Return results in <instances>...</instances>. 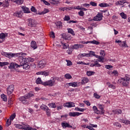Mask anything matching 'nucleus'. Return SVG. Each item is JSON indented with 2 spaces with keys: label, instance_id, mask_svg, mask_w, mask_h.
I'll return each mask as SVG.
<instances>
[{
  "label": "nucleus",
  "instance_id": "obj_1",
  "mask_svg": "<svg viewBox=\"0 0 130 130\" xmlns=\"http://www.w3.org/2000/svg\"><path fill=\"white\" fill-rule=\"evenodd\" d=\"M31 97H34V94L28 93L24 96H20L19 100L23 104H27L28 103V99H30Z\"/></svg>",
  "mask_w": 130,
  "mask_h": 130
},
{
  "label": "nucleus",
  "instance_id": "obj_2",
  "mask_svg": "<svg viewBox=\"0 0 130 130\" xmlns=\"http://www.w3.org/2000/svg\"><path fill=\"white\" fill-rule=\"evenodd\" d=\"M22 54L23 53L22 52L19 53L4 52L2 53V55L6 57H8V58H13V57H16V56H18V55H22Z\"/></svg>",
  "mask_w": 130,
  "mask_h": 130
},
{
  "label": "nucleus",
  "instance_id": "obj_3",
  "mask_svg": "<svg viewBox=\"0 0 130 130\" xmlns=\"http://www.w3.org/2000/svg\"><path fill=\"white\" fill-rule=\"evenodd\" d=\"M118 81L120 82V83H122V85L124 87H127L129 84V78H121L120 79L118 80Z\"/></svg>",
  "mask_w": 130,
  "mask_h": 130
},
{
  "label": "nucleus",
  "instance_id": "obj_4",
  "mask_svg": "<svg viewBox=\"0 0 130 130\" xmlns=\"http://www.w3.org/2000/svg\"><path fill=\"white\" fill-rule=\"evenodd\" d=\"M42 85L45 86H48L49 87H53L55 84H54V81H53V79H52V77L50 80L43 82Z\"/></svg>",
  "mask_w": 130,
  "mask_h": 130
},
{
  "label": "nucleus",
  "instance_id": "obj_5",
  "mask_svg": "<svg viewBox=\"0 0 130 130\" xmlns=\"http://www.w3.org/2000/svg\"><path fill=\"white\" fill-rule=\"evenodd\" d=\"M63 106L67 107V108H72V107H75V103L72 102H68L66 103H64Z\"/></svg>",
  "mask_w": 130,
  "mask_h": 130
},
{
  "label": "nucleus",
  "instance_id": "obj_6",
  "mask_svg": "<svg viewBox=\"0 0 130 130\" xmlns=\"http://www.w3.org/2000/svg\"><path fill=\"white\" fill-rule=\"evenodd\" d=\"M20 66L17 64V63L15 62H11L10 64V66H8L9 69H10V70H13V69H16L17 68H20Z\"/></svg>",
  "mask_w": 130,
  "mask_h": 130
},
{
  "label": "nucleus",
  "instance_id": "obj_7",
  "mask_svg": "<svg viewBox=\"0 0 130 130\" xmlns=\"http://www.w3.org/2000/svg\"><path fill=\"white\" fill-rule=\"evenodd\" d=\"M103 18V15H102V14L99 13L96 16L94 17L93 18V21H101Z\"/></svg>",
  "mask_w": 130,
  "mask_h": 130
},
{
  "label": "nucleus",
  "instance_id": "obj_8",
  "mask_svg": "<svg viewBox=\"0 0 130 130\" xmlns=\"http://www.w3.org/2000/svg\"><path fill=\"white\" fill-rule=\"evenodd\" d=\"M20 67H23V69L24 70H29L30 69V67H31V65H30V63L28 62H23L21 64Z\"/></svg>",
  "mask_w": 130,
  "mask_h": 130
},
{
  "label": "nucleus",
  "instance_id": "obj_9",
  "mask_svg": "<svg viewBox=\"0 0 130 130\" xmlns=\"http://www.w3.org/2000/svg\"><path fill=\"white\" fill-rule=\"evenodd\" d=\"M45 66H46V61H45L44 60L40 61L38 64V67L40 69H43Z\"/></svg>",
  "mask_w": 130,
  "mask_h": 130
},
{
  "label": "nucleus",
  "instance_id": "obj_10",
  "mask_svg": "<svg viewBox=\"0 0 130 130\" xmlns=\"http://www.w3.org/2000/svg\"><path fill=\"white\" fill-rule=\"evenodd\" d=\"M80 43H82V44H88V43H92V44H95L96 45H98L99 44V42L97 41H82V42H80Z\"/></svg>",
  "mask_w": 130,
  "mask_h": 130
},
{
  "label": "nucleus",
  "instance_id": "obj_11",
  "mask_svg": "<svg viewBox=\"0 0 130 130\" xmlns=\"http://www.w3.org/2000/svg\"><path fill=\"white\" fill-rule=\"evenodd\" d=\"M8 95H11L14 92V85H9L7 89Z\"/></svg>",
  "mask_w": 130,
  "mask_h": 130
},
{
  "label": "nucleus",
  "instance_id": "obj_12",
  "mask_svg": "<svg viewBox=\"0 0 130 130\" xmlns=\"http://www.w3.org/2000/svg\"><path fill=\"white\" fill-rule=\"evenodd\" d=\"M22 55H18L16 56L15 57H18V60L20 62L21 64L23 63V62H25V58L24 57H23V55H24V53H22Z\"/></svg>",
  "mask_w": 130,
  "mask_h": 130
},
{
  "label": "nucleus",
  "instance_id": "obj_13",
  "mask_svg": "<svg viewBox=\"0 0 130 130\" xmlns=\"http://www.w3.org/2000/svg\"><path fill=\"white\" fill-rule=\"evenodd\" d=\"M28 26H29V27H34V28L36 27V23H35V22L32 20L31 18L28 19Z\"/></svg>",
  "mask_w": 130,
  "mask_h": 130
},
{
  "label": "nucleus",
  "instance_id": "obj_14",
  "mask_svg": "<svg viewBox=\"0 0 130 130\" xmlns=\"http://www.w3.org/2000/svg\"><path fill=\"white\" fill-rule=\"evenodd\" d=\"M25 125H26V123H22V124H14L15 127H16V128H19V129H24Z\"/></svg>",
  "mask_w": 130,
  "mask_h": 130
},
{
  "label": "nucleus",
  "instance_id": "obj_15",
  "mask_svg": "<svg viewBox=\"0 0 130 130\" xmlns=\"http://www.w3.org/2000/svg\"><path fill=\"white\" fill-rule=\"evenodd\" d=\"M99 108L100 109V113L101 115L104 114V113H105V110H104V105L99 104Z\"/></svg>",
  "mask_w": 130,
  "mask_h": 130
},
{
  "label": "nucleus",
  "instance_id": "obj_16",
  "mask_svg": "<svg viewBox=\"0 0 130 130\" xmlns=\"http://www.w3.org/2000/svg\"><path fill=\"white\" fill-rule=\"evenodd\" d=\"M81 114H83V113L75 112L69 113V116H73V117H75V116H79V115H81Z\"/></svg>",
  "mask_w": 130,
  "mask_h": 130
},
{
  "label": "nucleus",
  "instance_id": "obj_17",
  "mask_svg": "<svg viewBox=\"0 0 130 130\" xmlns=\"http://www.w3.org/2000/svg\"><path fill=\"white\" fill-rule=\"evenodd\" d=\"M72 47L73 49L77 50L79 49V48H84V45L81 44H74Z\"/></svg>",
  "mask_w": 130,
  "mask_h": 130
},
{
  "label": "nucleus",
  "instance_id": "obj_18",
  "mask_svg": "<svg viewBox=\"0 0 130 130\" xmlns=\"http://www.w3.org/2000/svg\"><path fill=\"white\" fill-rule=\"evenodd\" d=\"M124 4H127L125 0H121L115 3L116 6H123Z\"/></svg>",
  "mask_w": 130,
  "mask_h": 130
},
{
  "label": "nucleus",
  "instance_id": "obj_19",
  "mask_svg": "<svg viewBox=\"0 0 130 130\" xmlns=\"http://www.w3.org/2000/svg\"><path fill=\"white\" fill-rule=\"evenodd\" d=\"M61 125L63 128L69 127V128H72V127H73V126L70 125V124H69L68 123H67L66 122H62Z\"/></svg>",
  "mask_w": 130,
  "mask_h": 130
},
{
  "label": "nucleus",
  "instance_id": "obj_20",
  "mask_svg": "<svg viewBox=\"0 0 130 130\" xmlns=\"http://www.w3.org/2000/svg\"><path fill=\"white\" fill-rule=\"evenodd\" d=\"M67 85L68 87H74V88H75V87H78V82H70L69 83H67Z\"/></svg>",
  "mask_w": 130,
  "mask_h": 130
},
{
  "label": "nucleus",
  "instance_id": "obj_21",
  "mask_svg": "<svg viewBox=\"0 0 130 130\" xmlns=\"http://www.w3.org/2000/svg\"><path fill=\"white\" fill-rule=\"evenodd\" d=\"M120 122H122V123H125V124H127V125L130 126V120H125L123 118L120 119Z\"/></svg>",
  "mask_w": 130,
  "mask_h": 130
},
{
  "label": "nucleus",
  "instance_id": "obj_22",
  "mask_svg": "<svg viewBox=\"0 0 130 130\" xmlns=\"http://www.w3.org/2000/svg\"><path fill=\"white\" fill-rule=\"evenodd\" d=\"M113 114H121L122 113V111L120 109H116L112 111Z\"/></svg>",
  "mask_w": 130,
  "mask_h": 130
},
{
  "label": "nucleus",
  "instance_id": "obj_23",
  "mask_svg": "<svg viewBox=\"0 0 130 130\" xmlns=\"http://www.w3.org/2000/svg\"><path fill=\"white\" fill-rule=\"evenodd\" d=\"M13 16H15V17H17V18H21L22 17V11H19L14 12L13 14Z\"/></svg>",
  "mask_w": 130,
  "mask_h": 130
},
{
  "label": "nucleus",
  "instance_id": "obj_24",
  "mask_svg": "<svg viewBox=\"0 0 130 130\" xmlns=\"http://www.w3.org/2000/svg\"><path fill=\"white\" fill-rule=\"evenodd\" d=\"M92 109L94 111V113L96 114H100V110H98V108L96 106H93L92 107Z\"/></svg>",
  "mask_w": 130,
  "mask_h": 130
},
{
  "label": "nucleus",
  "instance_id": "obj_25",
  "mask_svg": "<svg viewBox=\"0 0 130 130\" xmlns=\"http://www.w3.org/2000/svg\"><path fill=\"white\" fill-rule=\"evenodd\" d=\"M30 46L34 49H36V48H37V44H36V42H35V41H32L31 42Z\"/></svg>",
  "mask_w": 130,
  "mask_h": 130
},
{
  "label": "nucleus",
  "instance_id": "obj_26",
  "mask_svg": "<svg viewBox=\"0 0 130 130\" xmlns=\"http://www.w3.org/2000/svg\"><path fill=\"white\" fill-rule=\"evenodd\" d=\"M45 111L46 113V115L48 117H49L50 116H51V110H50L49 108H48Z\"/></svg>",
  "mask_w": 130,
  "mask_h": 130
},
{
  "label": "nucleus",
  "instance_id": "obj_27",
  "mask_svg": "<svg viewBox=\"0 0 130 130\" xmlns=\"http://www.w3.org/2000/svg\"><path fill=\"white\" fill-rule=\"evenodd\" d=\"M35 59L33 58H24V62H33V61H34Z\"/></svg>",
  "mask_w": 130,
  "mask_h": 130
},
{
  "label": "nucleus",
  "instance_id": "obj_28",
  "mask_svg": "<svg viewBox=\"0 0 130 130\" xmlns=\"http://www.w3.org/2000/svg\"><path fill=\"white\" fill-rule=\"evenodd\" d=\"M22 11H23L24 13L25 14H28V13H30V10L28 8H26L24 6L21 7Z\"/></svg>",
  "mask_w": 130,
  "mask_h": 130
},
{
  "label": "nucleus",
  "instance_id": "obj_29",
  "mask_svg": "<svg viewBox=\"0 0 130 130\" xmlns=\"http://www.w3.org/2000/svg\"><path fill=\"white\" fill-rule=\"evenodd\" d=\"M37 75H42L44 76H48L49 75V73L48 72H47L46 71H41L37 73Z\"/></svg>",
  "mask_w": 130,
  "mask_h": 130
},
{
  "label": "nucleus",
  "instance_id": "obj_30",
  "mask_svg": "<svg viewBox=\"0 0 130 130\" xmlns=\"http://www.w3.org/2000/svg\"><path fill=\"white\" fill-rule=\"evenodd\" d=\"M56 26L58 29H60L62 27V22L61 21H57L56 23Z\"/></svg>",
  "mask_w": 130,
  "mask_h": 130
},
{
  "label": "nucleus",
  "instance_id": "obj_31",
  "mask_svg": "<svg viewBox=\"0 0 130 130\" xmlns=\"http://www.w3.org/2000/svg\"><path fill=\"white\" fill-rule=\"evenodd\" d=\"M101 8H106L109 7V5L105 3H102L99 5Z\"/></svg>",
  "mask_w": 130,
  "mask_h": 130
},
{
  "label": "nucleus",
  "instance_id": "obj_32",
  "mask_svg": "<svg viewBox=\"0 0 130 130\" xmlns=\"http://www.w3.org/2000/svg\"><path fill=\"white\" fill-rule=\"evenodd\" d=\"M107 85H108L109 88H110L111 89H113V90L115 89V86L113 84H111L110 82H107Z\"/></svg>",
  "mask_w": 130,
  "mask_h": 130
},
{
  "label": "nucleus",
  "instance_id": "obj_33",
  "mask_svg": "<svg viewBox=\"0 0 130 130\" xmlns=\"http://www.w3.org/2000/svg\"><path fill=\"white\" fill-rule=\"evenodd\" d=\"M119 46L121 47H126L127 45H126V41H123V42H121V43L119 44Z\"/></svg>",
  "mask_w": 130,
  "mask_h": 130
},
{
  "label": "nucleus",
  "instance_id": "obj_34",
  "mask_svg": "<svg viewBox=\"0 0 130 130\" xmlns=\"http://www.w3.org/2000/svg\"><path fill=\"white\" fill-rule=\"evenodd\" d=\"M48 106H49L50 108H56V105H55V103H50L48 105Z\"/></svg>",
  "mask_w": 130,
  "mask_h": 130
},
{
  "label": "nucleus",
  "instance_id": "obj_35",
  "mask_svg": "<svg viewBox=\"0 0 130 130\" xmlns=\"http://www.w3.org/2000/svg\"><path fill=\"white\" fill-rule=\"evenodd\" d=\"M48 107L47 106L44 105V104H42L41 106H40V108L42 110H43L44 111H45L47 109H48Z\"/></svg>",
  "mask_w": 130,
  "mask_h": 130
},
{
  "label": "nucleus",
  "instance_id": "obj_36",
  "mask_svg": "<svg viewBox=\"0 0 130 130\" xmlns=\"http://www.w3.org/2000/svg\"><path fill=\"white\" fill-rule=\"evenodd\" d=\"M24 130H33V128L30 127V126L27 124H25V126L23 129Z\"/></svg>",
  "mask_w": 130,
  "mask_h": 130
},
{
  "label": "nucleus",
  "instance_id": "obj_37",
  "mask_svg": "<svg viewBox=\"0 0 130 130\" xmlns=\"http://www.w3.org/2000/svg\"><path fill=\"white\" fill-rule=\"evenodd\" d=\"M86 74L88 77H91V76H93L95 74V72L93 71H87Z\"/></svg>",
  "mask_w": 130,
  "mask_h": 130
},
{
  "label": "nucleus",
  "instance_id": "obj_38",
  "mask_svg": "<svg viewBox=\"0 0 130 130\" xmlns=\"http://www.w3.org/2000/svg\"><path fill=\"white\" fill-rule=\"evenodd\" d=\"M1 98L3 99V101H5V102H7L8 101V98H7V95L3 94L1 95Z\"/></svg>",
  "mask_w": 130,
  "mask_h": 130
},
{
  "label": "nucleus",
  "instance_id": "obj_39",
  "mask_svg": "<svg viewBox=\"0 0 130 130\" xmlns=\"http://www.w3.org/2000/svg\"><path fill=\"white\" fill-rule=\"evenodd\" d=\"M68 31V33H70V34H72L73 36L75 35V31H74V30L72 28H68L67 29Z\"/></svg>",
  "mask_w": 130,
  "mask_h": 130
},
{
  "label": "nucleus",
  "instance_id": "obj_40",
  "mask_svg": "<svg viewBox=\"0 0 130 130\" xmlns=\"http://www.w3.org/2000/svg\"><path fill=\"white\" fill-rule=\"evenodd\" d=\"M82 82V84H87L89 82V79L87 78H83Z\"/></svg>",
  "mask_w": 130,
  "mask_h": 130
},
{
  "label": "nucleus",
  "instance_id": "obj_41",
  "mask_svg": "<svg viewBox=\"0 0 130 130\" xmlns=\"http://www.w3.org/2000/svg\"><path fill=\"white\" fill-rule=\"evenodd\" d=\"M64 78H66V79H67V80H70L72 79V77L71 74L67 73L64 75Z\"/></svg>",
  "mask_w": 130,
  "mask_h": 130
},
{
  "label": "nucleus",
  "instance_id": "obj_42",
  "mask_svg": "<svg viewBox=\"0 0 130 130\" xmlns=\"http://www.w3.org/2000/svg\"><path fill=\"white\" fill-rule=\"evenodd\" d=\"M9 64L8 62H0V67H5V66H8Z\"/></svg>",
  "mask_w": 130,
  "mask_h": 130
},
{
  "label": "nucleus",
  "instance_id": "obj_43",
  "mask_svg": "<svg viewBox=\"0 0 130 130\" xmlns=\"http://www.w3.org/2000/svg\"><path fill=\"white\" fill-rule=\"evenodd\" d=\"M63 49H68V47H69V44L67 43H63L62 42L61 43Z\"/></svg>",
  "mask_w": 130,
  "mask_h": 130
},
{
  "label": "nucleus",
  "instance_id": "obj_44",
  "mask_svg": "<svg viewBox=\"0 0 130 130\" xmlns=\"http://www.w3.org/2000/svg\"><path fill=\"white\" fill-rule=\"evenodd\" d=\"M95 54V52L90 51V52L88 53V57H92V56H94Z\"/></svg>",
  "mask_w": 130,
  "mask_h": 130
},
{
  "label": "nucleus",
  "instance_id": "obj_45",
  "mask_svg": "<svg viewBox=\"0 0 130 130\" xmlns=\"http://www.w3.org/2000/svg\"><path fill=\"white\" fill-rule=\"evenodd\" d=\"M75 110H77V111H80V112H84L85 111V109L83 108H79L78 107H76L75 109Z\"/></svg>",
  "mask_w": 130,
  "mask_h": 130
},
{
  "label": "nucleus",
  "instance_id": "obj_46",
  "mask_svg": "<svg viewBox=\"0 0 130 130\" xmlns=\"http://www.w3.org/2000/svg\"><path fill=\"white\" fill-rule=\"evenodd\" d=\"M36 84H42L43 82H42V81L41 80V78H38L37 79L36 81Z\"/></svg>",
  "mask_w": 130,
  "mask_h": 130
},
{
  "label": "nucleus",
  "instance_id": "obj_47",
  "mask_svg": "<svg viewBox=\"0 0 130 130\" xmlns=\"http://www.w3.org/2000/svg\"><path fill=\"white\" fill-rule=\"evenodd\" d=\"M105 68L107 69V70H109L110 71L111 70V69L113 68V66L111 65L107 64L105 65Z\"/></svg>",
  "mask_w": 130,
  "mask_h": 130
},
{
  "label": "nucleus",
  "instance_id": "obj_48",
  "mask_svg": "<svg viewBox=\"0 0 130 130\" xmlns=\"http://www.w3.org/2000/svg\"><path fill=\"white\" fill-rule=\"evenodd\" d=\"M52 79H53L54 84H55V81H57L58 82H59V81H60V80H59V77H52Z\"/></svg>",
  "mask_w": 130,
  "mask_h": 130
},
{
  "label": "nucleus",
  "instance_id": "obj_49",
  "mask_svg": "<svg viewBox=\"0 0 130 130\" xmlns=\"http://www.w3.org/2000/svg\"><path fill=\"white\" fill-rule=\"evenodd\" d=\"M77 64H84L85 66H89V63H85L84 61H78L77 62Z\"/></svg>",
  "mask_w": 130,
  "mask_h": 130
},
{
  "label": "nucleus",
  "instance_id": "obj_50",
  "mask_svg": "<svg viewBox=\"0 0 130 130\" xmlns=\"http://www.w3.org/2000/svg\"><path fill=\"white\" fill-rule=\"evenodd\" d=\"M12 120H10V119H7V121L6 122V126H10V125H11V123L12 122L11 121Z\"/></svg>",
  "mask_w": 130,
  "mask_h": 130
},
{
  "label": "nucleus",
  "instance_id": "obj_51",
  "mask_svg": "<svg viewBox=\"0 0 130 130\" xmlns=\"http://www.w3.org/2000/svg\"><path fill=\"white\" fill-rule=\"evenodd\" d=\"M3 7L4 8H8V7H9V1L8 0L4 3Z\"/></svg>",
  "mask_w": 130,
  "mask_h": 130
},
{
  "label": "nucleus",
  "instance_id": "obj_52",
  "mask_svg": "<svg viewBox=\"0 0 130 130\" xmlns=\"http://www.w3.org/2000/svg\"><path fill=\"white\" fill-rule=\"evenodd\" d=\"M70 20H71V17L69 15H66L63 18L64 21H70Z\"/></svg>",
  "mask_w": 130,
  "mask_h": 130
},
{
  "label": "nucleus",
  "instance_id": "obj_53",
  "mask_svg": "<svg viewBox=\"0 0 130 130\" xmlns=\"http://www.w3.org/2000/svg\"><path fill=\"white\" fill-rule=\"evenodd\" d=\"M43 13V15H45V14H47V13H49V10L47 8H45L44 11L42 12Z\"/></svg>",
  "mask_w": 130,
  "mask_h": 130
},
{
  "label": "nucleus",
  "instance_id": "obj_54",
  "mask_svg": "<svg viewBox=\"0 0 130 130\" xmlns=\"http://www.w3.org/2000/svg\"><path fill=\"white\" fill-rule=\"evenodd\" d=\"M120 16H121L122 19H126V14H124L123 12L121 13Z\"/></svg>",
  "mask_w": 130,
  "mask_h": 130
},
{
  "label": "nucleus",
  "instance_id": "obj_55",
  "mask_svg": "<svg viewBox=\"0 0 130 130\" xmlns=\"http://www.w3.org/2000/svg\"><path fill=\"white\" fill-rule=\"evenodd\" d=\"M6 38V34L5 33L0 34V39H5Z\"/></svg>",
  "mask_w": 130,
  "mask_h": 130
},
{
  "label": "nucleus",
  "instance_id": "obj_56",
  "mask_svg": "<svg viewBox=\"0 0 130 130\" xmlns=\"http://www.w3.org/2000/svg\"><path fill=\"white\" fill-rule=\"evenodd\" d=\"M78 15H79V16H80V17H84V15H85V13H84V11L80 10L78 12Z\"/></svg>",
  "mask_w": 130,
  "mask_h": 130
},
{
  "label": "nucleus",
  "instance_id": "obj_57",
  "mask_svg": "<svg viewBox=\"0 0 130 130\" xmlns=\"http://www.w3.org/2000/svg\"><path fill=\"white\" fill-rule=\"evenodd\" d=\"M14 3H16L17 5H22L24 3V1L23 0H17Z\"/></svg>",
  "mask_w": 130,
  "mask_h": 130
},
{
  "label": "nucleus",
  "instance_id": "obj_58",
  "mask_svg": "<svg viewBox=\"0 0 130 130\" xmlns=\"http://www.w3.org/2000/svg\"><path fill=\"white\" fill-rule=\"evenodd\" d=\"M16 117V114L14 113L12 115H11L10 119L11 120H14Z\"/></svg>",
  "mask_w": 130,
  "mask_h": 130
},
{
  "label": "nucleus",
  "instance_id": "obj_59",
  "mask_svg": "<svg viewBox=\"0 0 130 130\" xmlns=\"http://www.w3.org/2000/svg\"><path fill=\"white\" fill-rule=\"evenodd\" d=\"M41 2H42V3H44V4L46 6H50V3H49L48 2H47L45 0H41Z\"/></svg>",
  "mask_w": 130,
  "mask_h": 130
},
{
  "label": "nucleus",
  "instance_id": "obj_60",
  "mask_svg": "<svg viewBox=\"0 0 130 130\" xmlns=\"http://www.w3.org/2000/svg\"><path fill=\"white\" fill-rule=\"evenodd\" d=\"M100 55L101 56L104 57L105 56V51L104 50H101Z\"/></svg>",
  "mask_w": 130,
  "mask_h": 130
},
{
  "label": "nucleus",
  "instance_id": "obj_61",
  "mask_svg": "<svg viewBox=\"0 0 130 130\" xmlns=\"http://www.w3.org/2000/svg\"><path fill=\"white\" fill-rule=\"evenodd\" d=\"M73 48H69L68 50L67 51V52L68 53V54H72L73 53Z\"/></svg>",
  "mask_w": 130,
  "mask_h": 130
},
{
  "label": "nucleus",
  "instance_id": "obj_62",
  "mask_svg": "<svg viewBox=\"0 0 130 130\" xmlns=\"http://www.w3.org/2000/svg\"><path fill=\"white\" fill-rule=\"evenodd\" d=\"M90 6H92V7H97V3L94 2H90Z\"/></svg>",
  "mask_w": 130,
  "mask_h": 130
},
{
  "label": "nucleus",
  "instance_id": "obj_63",
  "mask_svg": "<svg viewBox=\"0 0 130 130\" xmlns=\"http://www.w3.org/2000/svg\"><path fill=\"white\" fill-rule=\"evenodd\" d=\"M94 67H97L98 68H100L101 67V64L98 63V61H94Z\"/></svg>",
  "mask_w": 130,
  "mask_h": 130
},
{
  "label": "nucleus",
  "instance_id": "obj_64",
  "mask_svg": "<svg viewBox=\"0 0 130 130\" xmlns=\"http://www.w3.org/2000/svg\"><path fill=\"white\" fill-rule=\"evenodd\" d=\"M8 104H10V105H13V100H12V98H11V96L8 100Z\"/></svg>",
  "mask_w": 130,
  "mask_h": 130
}]
</instances>
